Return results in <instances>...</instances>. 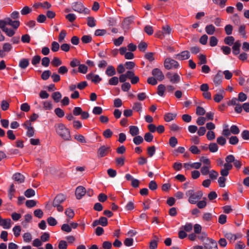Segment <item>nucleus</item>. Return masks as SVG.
<instances>
[{"mask_svg": "<svg viewBox=\"0 0 249 249\" xmlns=\"http://www.w3.org/2000/svg\"><path fill=\"white\" fill-rule=\"evenodd\" d=\"M55 131L62 139L65 141L70 140L71 134L69 129L62 123L56 124L54 125Z\"/></svg>", "mask_w": 249, "mask_h": 249, "instance_id": "nucleus-1", "label": "nucleus"}, {"mask_svg": "<svg viewBox=\"0 0 249 249\" xmlns=\"http://www.w3.org/2000/svg\"><path fill=\"white\" fill-rule=\"evenodd\" d=\"M186 195L188 197V201L190 203L194 204L200 200L203 196L201 191L195 192L193 189H190L186 191Z\"/></svg>", "mask_w": 249, "mask_h": 249, "instance_id": "nucleus-2", "label": "nucleus"}, {"mask_svg": "<svg viewBox=\"0 0 249 249\" xmlns=\"http://www.w3.org/2000/svg\"><path fill=\"white\" fill-rule=\"evenodd\" d=\"M66 198V196L62 194H58L54 198L53 205L54 207H56L58 212L63 211V207L61 205V204L65 200Z\"/></svg>", "mask_w": 249, "mask_h": 249, "instance_id": "nucleus-3", "label": "nucleus"}, {"mask_svg": "<svg viewBox=\"0 0 249 249\" xmlns=\"http://www.w3.org/2000/svg\"><path fill=\"white\" fill-rule=\"evenodd\" d=\"M72 9L79 13H84L88 14L89 13L90 10L87 8H85L83 3L79 2H74L72 4Z\"/></svg>", "mask_w": 249, "mask_h": 249, "instance_id": "nucleus-4", "label": "nucleus"}, {"mask_svg": "<svg viewBox=\"0 0 249 249\" xmlns=\"http://www.w3.org/2000/svg\"><path fill=\"white\" fill-rule=\"evenodd\" d=\"M178 63L175 60L168 57L164 62V67L167 70L177 69L179 67Z\"/></svg>", "mask_w": 249, "mask_h": 249, "instance_id": "nucleus-5", "label": "nucleus"}, {"mask_svg": "<svg viewBox=\"0 0 249 249\" xmlns=\"http://www.w3.org/2000/svg\"><path fill=\"white\" fill-rule=\"evenodd\" d=\"M111 151V148L107 145H101L97 151L98 158L101 159L107 155Z\"/></svg>", "mask_w": 249, "mask_h": 249, "instance_id": "nucleus-6", "label": "nucleus"}, {"mask_svg": "<svg viewBox=\"0 0 249 249\" xmlns=\"http://www.w3.org/2000/svg\"><path fill=\"white\" fill-rule=\"evenodd\" d=\"M166 75L170 82L173 84L178 83L181 79L180 75L178 73L168 72Z\"/></svg>", "mask_w": 249, "mask_h": 249, "instance_id": "nucleus-7", "label": "nucleus"}, {"mask_svg": "<svg viewBox=\"0 0 249 249\" xmlns=\"http://www.w3.org/2000/svg\"><path fill=\"white\" fill-rule=\"evenodd\" d=\"M190 56V54L189 51H184L181 53L176 54L174 56V58L179 60H183L188 59Z\"/></svg>", "mask_w": 249, "mask_h": 249, "instance_id": "nucleus-8", "label": "nucleus"}, {"mask_svg": "<svg viewBox=\"0 0 249 249\" xmlns=\"http://www.w3.org/2000/svg\"><path fill=\"white\" fill-rule=\"evenodd\" d=\"M209 243L204 244V249H218L217 242L212 238H207Z\"/></svg>", "mask_w": 249, "mask_h": 249, "instance_id": "nucleus-9", "label": "nucleus"}, {"mask_svg": "<svg viewBox=\"0 0 249 249\" xmlns=\"http://www.w3.org/2000/svg\"><path fill=\"white\" fill-rule=\"evenodd\" d=\"M22 126L27 130V135L31 137V117L22 124Z\"/></svg>", "mask_w": 249, "mask_h": 249, "instance_id": "nucleus-10", "label": "nucleus"}, {"mask_svg": "<svg viewBox=\"0 0 249 249\" xmlns=\"http://www.w3.org/2000/svg\"><path fill=\"white\" fill-rule=\"evenodd\" d=\"M152 74L158 80L161 81L164 78V75L159 69L155 68L153 69Z\"/></svg>", "mask_w": 249, "mask_h": 249, "instance_id": "nucleus-11", "label": "nucleus"}, {"mask_svg": "<svg viewBox=\"0 0 249 249\" xmlns=\"http://www.w3.org/2000/svg\"><path fill=\"white\" fill-rule=\"evenodd\" d=\"M86 189L83 186H78L75 191V196L78 199H81L86 194Z\"/></svg>", "mask_w": 249, "mask_h": 249, "instance_id": "nucleus-12", "label": "nucleus"}, {"mask_svg": "<svg viewBox=\"0 0 249 249\" xmlns=\"http://www.w3.org/2000/svg\"><path fill=\"white\" fill-rule=\"evenodd\" d=\"M241 42L239 40H237L233 44L232 49V53L234 55H236L240 53V52Z\"/></svg>", "mask_w": 249, "mask_h": 249, "instance_id": "nucleus-13", "label": "nucleus"}, {"mask_svg": "<svg viewBox=\"0 0 249 249\" xmlns=\"http://www.w3.org/2000/svg\"><path fill=\"white\" fill-rule=\"evenodd\" d=\"M10 219H2L0 216V226H2L4 229H9L11 227Z\"/></svg>", "mask_w": 249, "mask_h": 249, "instance_id": "nucleus-14", "label": "nucleus"}, {"mask_svg": "<svg viewBox=\"0 0 249 249\" xmlns=\"http://www.w3.org/2000/svg\"><path fill=\"white\" fill-rule=\"evenodd\" d=\"M222 79V73L221 71H219L214 76L213 79V82L216 86H217L221 83Z\"/></svg>", "mask_w": 249, "mask_h": 249, "instance_id": "nucleus-15", "label": "nucleus"}, {"mask_svg": "<svg viewBox=\"0 0 249 249\" xmlns=\"http://www.w3.org/2000/svg\"><path fill=\"white\" fill-rule=\"evenodd\" d=\"M12 49V46L9 43H4L2 45V52L3 54V57L5 56L6 53L10 52Z\"/></svg>", "mask_w": 249, "mask_h": 249, "instance_id": "nucleus-16", "label": "nucleus"}, {"mask_svg": "<svg viewBox=\"0 0 249 249\" xmlns=\"http://www.w3.org/2000/svg\"><path fill=\"white\" fill-rule=\"evenodd\" d=\"M13 179L18 183L23 182L24 181V176L19 173L15 174L13 176Z\"/></svg>", "mask_w": 249, "mask_h": 249, "instance_id": "nucleus-17", "label": "nucleus"}, {"mask_svg": "<svg viewBox=\"0 0 249 249\" xmlns=\"http://www.w3.org/2000/svg\"><path fill=\"white\" fill-rule=\"evenodd\" d=\"M13 21L10 18H6L3 20H0V28H4V26H6L9 25L11 26Z\"/></svg>", "mask_w": 249, "mask_h": 249, "instance_id": "nucleus-18", "label": "nucleus"}, {"mask_svg": "<svg viewBox=\"0 0 249 249\" xmlns=\"http://www.w3.org/2000/svg\"><path fill=\"white\" fill-rule=\"evenodd\" d=\"M205 30L207 34L213 35L215 31V28L213 24H209L205 27Z\"/></svg>", "mask_w": 249, "mask_h": 249, "instance_id": "nucleus-19", "label": "nucleus"}, {"mask_svg": "<svg viewBox=\"0 0 249 249\" xmlns=\"http://www.w3.org/2000/svg\"><path fill=\"white\" fill-rule=\"evenodd\" d=\"M116 73L115 69L112 66H109L106 71V74L108 76H112Z\"/></svg>", "mask_w": 249, "mask_h": 249, "instance_id": "nucleus-20", "label": "nucleus"}, {"mask_svg": "<svg viewBox=\"0 0 249 249\" xmlns=\"http://www.w3.org/2000/svg\"><path fill=\"white\" fill-rule=\"evenodd\" d=\"M166 90V87L163 84H160L158 86L157 93L160 97H163Z\"/></svg>", "mask_w": 249, "mask_h": 249, "instance_id": "nucleus-21", "label": "nucleus"}, {"mask_svg": "<svg viewBox=\"0 0 249 249\" xmlns=\"http://www.w3.org/2000/svg\"><path fill=\"white\" fill-rule=\"evenodd\" d=\"M129 132L132 136H136L139 134V128L137 126H130Z\"/></svg>", "mask_w": 249, "mask_h": 249, "instance_id": "nucleus-22", "label": "nucleus"}, {"mask_svg": "<svg viewBox=\"0 0 249 249\" xmlns=\"http://www.w3.org/2000/svg\"><path fill=\"white\" fill-rule=\"evenodd\" d=\"M176 113H167L164 115V120L166 122H169L176 118Z\"/></svg>", "mask_w": 249, "mask_h": 249, "instance_id": "nucleus-23", "label": "nucleus"}, {"mask_svg": "<svg viewBox=\"0 0 249 249\" xmlns=\"http://www.w3.org/2000/svg\"><path fill=\"white\" fill-rule=\"evenodd\" d=\"M234 38L232 36H228L224 38V43L229 46H231L234 43Z\"/></svg>", "mask_w": 249, "mask_h": 249, "instance_id": "nucleus-24", "label": "nucleus"}, {"mask_svg": "<svg viewBox=\"0 0 249 249\" xmlns=\"http://www.w3.org/2000/svg\"><path fill=\"white\" fill-rule=\"evenodd\" d=\"M29 65V60L28 59L23 58L19 61V66L22 69L26 68Z\"/></svg>", "mask_w": 249, "mask_h": 249, "instance_id": "nucleus-25", "label": "nucleus"}, {"mask_svg": "<svg viewBox=\"0 0 249 249\" xmlns=\"http://www.w3.org/2000/svg\"><path fill=\"white\" fill-rule=\"evenodd\" d=\"M132 109L135 111L141 112L142 110V104L140 102H136L133 104Z\"/></svg>", "mask_w": 249, "mask_h": 249, "instance_id": "nucleus-26", "label": "nucleus"}, {"mask_svg": "<svg viewBox=\"0 0 249 249\" xmlns=\"http://www.w3.org/2000/svg\"><path fill=\"white\" fill-rule=\"evenodd\" d=\"M9 36H12L15 34V31L11 29H8L4 26V28H0Z\"/></svg>", "mask_w": 249, "mask_h": 249, "instance_id": "nucleus-27", "label": "nucleus"}, {"mask_svg": "<svg viewBox=\"0 0 249 249\" xmlns=\"http://www.w3.org/2000/svg\"><path fill=\"white\" fill-rule=\"evenodd\" d=\"M201 163L203 164V166H211L210 160L205 157H201L199 159Z\"/></svg>", "mask_w": 249, "mask_h": 249, "instance_id": "nucleus-28", "label": "nucleus"}, {"mask_svg": "<svg viewBox=\"0 0 249 249\" xmlns=\"http://www.w3.org/2000/svg\"><path fill=\"white\" fill-rule=\"evenodd\" d=\"M171 32L172 29L168 25H165L162 27V33L164 36L169 35Z\"/></svg>", "mask_w": 249, "mask_h": 249, "instance_id": "nucleus-29", "label": "nucleus"}, {"mask_svg": "<svg viewBox=\"0 0 249 249\" xmlns=\"http://www.w3.org/2000/svg\"><path fill=\"white\" fill-rule=\"evenodd\" d=\"M61 97V94L59 91L54 92L52 94V98L56 103L59 102Z\"/></svg>", "mask_w": 249, "mask_h": 249, "instance_id": "nucleus-30", "label": "nucleus"}, {"mask_svg": "<svg viewBox=\"0 0 249 249\" xmlns=\"http://www.w3.org/2000/svg\"><path fill=\"white\" fill-rule=\"evenodd\" d=\"M224 236L230 242H233L236 240V237L234 236V234H232L231 232H227L225 234Z\"/></svg>", "mask_w": 249, "mask_h": 249, "instance_id": "nucleus-31", "label": "nucleus"}, {"mask_svg": "<svg viewBox=\"0 0 249 249\" xmlns=\"http://www.w3.org/2000/svg\"><path fill=\"white\" fill-rule=\"evenodd\" d=\"M87 24L90 27H94L96 26L95 20L94 18L89 17L87 18Z\"/></svg>", "mask_w": 249, "mask_h": 249, "instance_id": "nucleus-32", "label": "nucleus"}, {"mask_svg": "<svg viewBox=\"0 0 249 249\" xmlns=\"http://www.w3.org/2000/svg\"><path fill=\"white\" fill-rule=\"evenodd\" d=\"M211 168V166H203L200 169L201 174L203 176H206L208 175L210 171V169Z\"/></svg>", "mask_w": 249, "mask_h": 249, "instance_id": "nucleus-33", "label": "nucleus"}, {"mask_svg": "<svg viewBox=\"0 0 249 249\" xmlns=\"http://www.w3.org/2000/svg\"><path fill=\"white\" fill-rule=\"evenodd\" d=\"M60 48L59 43L56 41H53L51 44V50L53 52H57Z\"/></svg>", "mask_w": 249, "mask_h": 249, "instance_id": "nucleus-34", "label": "nucleus"}, {"mask_svg": "<svg viewBox=\"0 0 249 249\" xmlns=\"http://www.w3.org/2000/svg\"><path fill=\"white\" fill-rule=\"evenodd\" d=\"M134 19V16H130L125 18L123 22L124 25L128 26L133 22Z\"/></svg>", "mask_w": 249, "mask_h": 249, "instance_id": "nucleus-35", "label": "nucleus"}, {"mask_svg": "<svg viewBox=\"0 0 249 249\" xmlns=\"http://www.w3.org/2000/svg\"><path fill=\"white\" fill-rule=\"evenodd\" d=\"M133 141L136 145H139L143 142V139L142 136L137 135L135 136L133 138Z\"/></svg>", "mask_w": 249, "mask_h": 249, "instance_id": "nucleus-36", "label": "nucleus"}, {"mask_svg": "<svg viewBox=\"0 0 249 249\" xmlns=\"http://www.w3.org/2000/svg\"><path fill=\"white\" fill-rule=\"evenodd\" d=\"M52 64L54 67H58L62 64V62L59 58L54 57L52 61Z\"/></svg>", "mask_w": 249, "mask_h": 249, "instance_id": "nucleus-37", "label": "nucleus"}, {"mask_svg": "<svg viewBox=\"0 0 249 249\" xmlns=\"http://www.w3.org/2000/svg\"><path fill=\"white\" fill-rule=\"evenodd\" d=\"M88 67L85 64H80L78 67V71L81 73H86L88 71Z\"/></svg>", "mask_w": 249, "mask_h": 249, "instance_id": "nucleus-38", "label": "nucleus"}, {"mask_svg": "<svg viewBox=\"0 0 249 249\" xmlns=\"http://www.w3.org/2000/svg\"><path fill=\"white\" fill-rule=\"evenodd\" d=\"M43 108L46 110H50L53 108L52 103L50 101H46L43 102Z\"/></svg>", "mask_w": 249, "mask_h": 249, "instance_id": "nucleus-39", "label": "nucleus"}, {"mask_svg": "<svg viewBox=\"0 0 249 249\" xmlns=\"http://www.w3.org/2000/svg\"><path fill=\"white\" fill-rule=\"evenodd\" d=\"M51 72L49 70L44 71L41 74V78L44 80H47L51 76Z\"/></svg>", "mask_w": 249, "mask_h": 249, "instance_id": "nucleus-40", "label": "nucleus"}, {"mask_svg": "<svg viewBox=\"0 0 249 249\" xmlns=\"http://www.w3.org/2000/svg\"><path fill=\"white\" fill-rule=\"evenodd\" d=\"M119 79L117 77L114 76L111 78L108 81V84L110 85L115 86L118 84Z\"/></svg>", "mask_w": 249, "mask_h": 249, "instance_id": "nucleus-41", "label": "nucleus"}, {"mask_svg": "<svg viewBox=\"0 0 249 249\" xmlns=\"http://www.w3.org/2000/svg\"><path fill=\"white\" fill-rule=\"evenodd\" d=\"M218 40L216 37L212 36L210 37L209 44L211 47H214L217 45Z\"/></svg>", "mask_w": 249, "mask_h": 249, "instance_id": "nucleus-42", "label": "nucleus"}, {"mask_svg": "<svg viewBox=\"0 0 249 249\" xmlns=\"http://www.w3.org/2000/svg\"><path fill=\"white\" fill-rule=\"evenodd\" d=\"M218 147L216 143H211L209 145V150L211 152L214 153L217 151Z\"/></svg>", "mask_w": 249, "mask_h": 249, "instance_id": "nucleus-43", "label": "nucleus"}, {"mask_svg": "<svg viewBox=\"0 0 249 249\" xmlns=\"http://www.w3.org/2000/svg\"><path fill=\"white\" fill-rule=\"evenodd\" d=\"M54 112L55 114L59 118L63 117L65 115L64 111L62 109L59 107H57L55 109Z\"/></svg>", "mask_w": 249, "mask_h": 249, "instance_id": "nucleus-44", "label": "nucleus"}, {"mask_svg": "<svg viewBox=\"0 0 249 249\" xmlns=\"http://www.w3.org/2000/svg\"><path fill=\"white\" fill-rule=\"evenodd\" d=\"M209 175L210 178L213 180L216 179L218 176V172L213 170H211L209 173Z\"/></svg>", "mask_w": 249, "mask_h": 249, "instance_id": "nucleus-45", "label": "nucleus"}, {"mask_svg": "<svg viewBox=\"0 0 249 249\" xmlns=\"http://www.w3.org/2000/svg\"><path fill=\"white\" fill-rule=\"evenodd\" d=\"M124 40V37L123 36H121L119 37H118V38L114 40V41H113L114 44L116 46H119L123 43Z\"/></svg>", "mask_w": 249, "mask_h": 249, "instance_id": "nucleus-46", "label": "nucleus"}, {"mask_svg": "<svg viewBox=\"0 0 249 249\" xmlns=\"http://www.w3.org/2000/svg\"><path fill=\"white\" fill-rule=\"evenodd\" d=\"M189 150L193 154H198L200 153V150L195 145L191 146L189 148Z\"/></svg>", "mask_w": 249, "mask_h": 249, "instance_id": "nucleus-47", "label": "nucleus"}, {"mask_svg": "<svg viewBox=\"0 0 249 249\" xmlns=\"http://www.w3.org/2000/svg\"><path fill=\"white\" fill-rule=\"evenodd\" d=\"M34 215L38 218H41L43 216V212L41 209H36L34 212Z\"/></svg>", "mask_w": 249, "mask_h": 249, "instance_id": "nucleus-48", "label": "nucleus"}, {"mask_svg": "<svg viewBox=\"0 0 249 249\" xmlns=\"http://www.w3.org/2000/svg\"><path fill=\"white\" fill-rule=\"evenodd\" d=\"M178 143V140L175 137H171L169 139V144L172 147H174Z\"/></svg>", "mask_w": 249, "mask_h": 249, "instance_id": "nucleus-49", "label": "nucleus"}, {"mask_svg": "<svg viewBox=\"0 0 249 249\" xmlns=\"http://www.w3.org/2000/svg\"><path fill=\"white\" fill-rule=\"evenodd\" d=\"M50 63V59L48 57H44L42 58L41 60V64L43 66L45 67H47L49 66Z\"/></svg>", "mask_w": 249, "mask_h": 249, "instance_id": "nucleus-50", "label": "nucleus"}, {"mask_svg": "<svg viewBox=\"0 0 249 249\" xmlns=\"http://www.w3.org/2000/svg\"><path fill=\"white\" fill-rule=\"evenodd\" d=\"M153 135L150 133H146L144 136V140L147 142H151L153 139Z\"/></svg>", "mask_w": 249, "mask_h": 249, "instance_id": "nucleus-51", "label": "nucleus"}, {"mask_svg": "<svg viewBox=\"0 0 249 249\" xmlns=\"http://www.w3.org/2000/svg\"><path fill=\"white\" fill-rule=\"evenodd\" d=\"M238 99L239 101L243 102L246 101V100L247 99V96L245 93H244L242 92H240L238 94Z\"/></svg>", "mask_w": 249, "mask_h": 249, "instance_id": "nucleus-52", "label": "nucleus"}, {"mask_svg": "<svg viewBox=\"0 0 249 249\" xmlns=\"http://www.w3.org/2000/svg\"><path fill=\"white\" fill-rule=\"evenodd\" d=\"M124 209L126 211H131L134 209V202L132 201H130L125 205Z\"/></svg>", "mask_w": 249, "mask_h": 249, "instance_id": "nucleus-53", "label": "nucleus"}, {"mask_svg": "<svg viewBox=\"0 0 249 249\" xmlns=\"http://www.w3.org/2000/svg\"><path fill=\"white\" fill-rule=\"evenodd\" d=\"M14 235L16 237H18L20 235L21 231V228L19 226H16L13 229Z\"/></svg>", "mask_w": 249, "mask_h": 249, "instance_id": "nucleus-54", "label": "nucleus"}, {"mask_svg": "<svg viewBox=\"0 0 249 249\" xmlns=\"http://www.w3.org/2000/svg\"><path fill=\"white\" fill-rule=\"evenodd\" d=\"M232 30L233 27L231 24L227 25L225 27V33L228 36H230L232 34Z\"/></svg>", "mask_w": 249, "mask_h": 249, "instance_id": "nucleus-55", "label": "nucleus"}, {"mask_svg": "<svg viewBox=\"0 0 249 249\" xmlns=\"http://www.w3.org/2000/svg\"><path fill=\"white\" fill-rule=\"evenodd\" d=\"M81 40L84 43H88L91 41L92 37L90 36L85 35L82 37Z\"/></svg>", "mask_w": 249, "mask_h": 249, "instance_id": "nucleus-56", "label": "nucleus"}, {"mask_svg": "<svg viewBox=\"0 0 249 249\" xmlns=\"http://www.w3.org/2000/svg\"><path fill=\"white\" fill-rule=\"evenodd\" d=\"M47 222L50 226H54L57 224L56 219L53 217H49L47 219Z\"/></svg>", "mask_w": 249, "mask_h": 249, "instance_id": "nucleus-57", "label": "nucleus"}, {"mask_svg": "<svg viewBox=\"0 0 249 249\" xmlns=\"http://www.w3.org/2000/svg\"><path fill=\"white\" fill-rule=\"evenodd\" d=\"M206 111L204 108L201 107H197L196 109V114L199 116H202L205 114Z\"/></svg>", "mask_w": 249, "mask_h": 249, "instance_id": "nucleus-58", "label": "nucleus"}, {"mask_svg": "<svg viewBox=\"0 0 249 249\" xmlns=\"http://www.w3.org/2000/svg\"><path fill=\"white\" fill-rule=\"evenodd\" d=\"M207 138L208 140L211 141L215 139V133L213 131H208L206 134Z\"/></svg>", "mask_w": 249, "mask_h": 249, "instance_id": "nucleus-59", "label": "nucleus"}, {"mask_svg": "<svg viewBox=\"0 0 249 249\" xmlns=\"http://www.w3.org/2000/svg\"><path fill=\"white\" fill-rule=\"evenodd\" d=\"M66 215L69 218H72L74 215V211L70 208H68L65 212Z\"/></svg>", "mask_w": 249, "mask_h": 249, "instance_id": "nucleus-60", "label": "nucleus"}, {"mask_svg": "<svg viewBox=\"0 0 249 249\" xmlns=\"http://www.w3.org/2000/svg\"><path fill=\"white\" fill-rule=\"evenodd\" d=\"M67 33L65 30H62L58 36V41L59 42H62L65 38Z\"/></svg>", "mask_w": 249, "mask_h": 249, "instance_id": "nucleus-61", "label": "nucleus"}, {"mask_svg": "<svg viewBox=\"0 0 249 249\" xmlns=\"http://www.w3.org/2000/svg\"><path fill=\"white\" fill-rule=\"evenodd\" d=\"M156 148L155 146L149 147L147 149V153L149 157H152L155 153Z\"/></svg>", "mask_w": 249, "mask_h": 249, "instance_id": "nucleus-62", "label": "nucleus"}, {"mask_svg": "<svg viewBox=\"0 0 249 249\" xmlns=\"http://www.w3.org/2000/svg\"><path fill=\"white\" fill-rule=\"evenodd\" d=\"M230 131L233 134H238L240 131L238 127L235 125H232L230 128Z\"/></svg>", "mask_w": 249, "mask_h": 249, "instance_id": "nucleus-63", "label": "nucleus"}, {"mask_svg": "<svg viewBox=\"0 0 249 249\" xmlns=\"http://www.w3.org/2000/svg\"><path fill=\"white\" fill-rule=\"evenodd\" d=\"M68 244L66 241L64 240H61L58 244V248L59 249H66Z\"/></svg>", "mask_w": 249, "mask_h": 249, "instance_id": "nucleus-64", "label": "nucleus"}]
</instances>
